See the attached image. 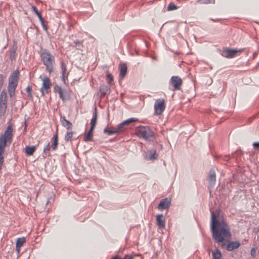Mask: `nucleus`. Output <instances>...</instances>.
Returning a JSON list of instances; mask_svg holds the SVG:
<instances>
[{
  "instance_id": "nucleus-31",
  "label": "nucleus",
  "mask_w": 259,
  "mask_h": 259,
  "mask_svg": "<svg viewBox=\"0 0 259 259\" xmlns=\"http://www.w3.org/2000/svg\"><path fill=\"white\" fill-rule=\"evenodd\" d=\"M50 149V143H48L47 145L44 148V152L46 156H49L50 155L49 153V150Z\"/></svg>"
},
{
  "instance_id": "nucleus-14",
  "label": "nucleus",
  "mask_w": 259,
  "mask_h": 259,
  "mask_svg": "<svg viewBox=\"0 0 259 259\" xmlns=\"http://www.w3.org/2000/svg\"><path fill=\"white\" fill-rule=\"evenodd\" d=\"M61 73H62V78L63 81L65 82V80L67 79L68 75V72L67 71V66L66 64L63 63L61 62Z\"/></svg>"
},
{
  "instance_id": "nucleus-23",
  "label": "nucleus",
  "mask_w": 259,
  "mask_h": 259,
  "mask_svg": "<svg viewBox=\"0 0 259 259\" xmlns=\"http://www.w3.org/2000/svg\"><path fill=\"white\" fill-rule=\"evenodd\" d=\"M104 133L109 136L115 134H119L116 127L106 128L104 130Z\"/></svg>"
},
{
  "instance_id": "nucleus-3",
  "label": "nucleus",
  "mask_w": 259,
  "mask_h": 259,
  "mask_svg": "<svg viewBox=\"0 0 259 259\" xmlns=\"http://www.w3.org/2000/svg\"><path fill=\"white\" fill-rule=\"evenodd\" d=\"M40 57L44 65L46 66V71L50 74L51 73L54 71V57L46 51L42 52Z\"/></svg>"
},
{
  "instance_id": "nucleus-28",
  "label": "nucleus",
  "mask_w": 259,
  "mask_h": 259,
  "mask_svg": "<svg viewBox=\"0 0 259 259\" xmlns=\"http://www.w3.org/2000/svg\"><path fill=\"white\" fill-rule=\"evenodd\" d=\"M32 9L34 11V12L36 14V15L38 16V17L39 20L41 21V22L42 23H44L43 18H42L40 13L37 10V8L35 6H32Z\"/></svg>"
},
{
  "instance_id": "nucleus-19",
  "label": "nucleus",
  "mask_w": 259,
  "mask_h": 259,
  "mask_svg": "<svg viewBox=\"0 0 259 259\" xmlns=\"http://www.w3.org/2000/svg\"><path fill=\"white\" fill-rule=\"evenodd\" d=\"M61 122L64 127H66L67 130H71L72 128V124L69 121L67 120L65 117L61 118Z\"/></svg>"
},
{
  "instance_id": "nucleus-2",
  "label": "nucleus",
  "mask_w": 259,
  "mask_h": 259,
  "mask_svg": "<svg viewBox=\"0 0 259 259\" xmlns=\"http://www.w3.org/2000/svg\"><path fill=\"white\" fill-rule=\"evenodd\" d=\"M13 125L10 124L8 126L4 133L0 136V170L2 169L4 162L3 154L4 152L6 147L12 143L13 135Z\"/></svg>"
},
{
  "instance_id": "nucleus-18",
  "label": "nucleus",
  "mask_w": 259,
  "mask_h": 259,
  "mask_svg": "<svg viewBox=\"0 0 259 259\" xmlns=\"http://www.w3.org/2000/svg\"><path fill=\"white\" fill-rule=\"evenodd\" d=\"M240 245L238 241H232L229 243L226 248L228 251H232L233 249L238 248Z\"/></svg>"
},
{
  "instance_id": "nucleus-16",
  "label": "nucleus",
  "mask_w": 259,
  "mask_h": 259,
  "mask_svg": "<svg viewBox=\"0 0 259 259\" xmlns=\"http://www.w3.org/2000/svg\"><path fill=\"white\" fill-rule=\"evenodd\" d=\"M110 91V89L107 85L104 84L101 85L99 89V92L100 93L101 97H103L106 94H109Z\"/></svg>"
},
{
  "instance_id": "nucleus-25",
  "label": "nucleus",
  "mask_w": 259,
  "mask_h": 259,
  "mask_svg": "<svg viewBox=\"0 0 259 259\" xmlns=\"http://www.w3.org/2000/svg\"><path fill=\"white\" fill-rule=\"evenodd\" d=\"M212 254L213 259H221L222 258L221 251L217 248L212 251Z\"/></svg>"
},
{
  "instance_id": "nucleus-9",
  "label": "nucleus",
  "mask_w": 259,
  "mask_h": 259,
  "mask_svg": "<svg viewBox=\"0 0 259 259\" xmlns=\"http://www.w3.org/2000/svg\"><path fill=\"white\" fill-rule=\"evenodd\" d=\"M42 84L40 89L41 93L42 95L49 93L51 89V82L49 78L47 76H44L42 78Z\"/></svg>"
},
{
  "instance_id": "nucleus-7",
  "label": "nucleus",
  "mask_w": 259,
  "mask_h": 259,
  "mask_svg": "<svg viewBox=\"0 0 259 259\" xmlns=\"http://www.w3.org/2000/svg\"><path fill=\"white\" fill-rule=\"evenodd\" d=\"M165 108V101L163 99H159L156 100L154 104L155 114L157 115H161Z\"/></svg>"
},
{
  "instance_id": "nucleus-40",
  "label": "nucleus",
  "mask_w": 259,
  "mask_h": 259,
  "mask_svg": "<svg viewBox=\"0 0 259 259\" xmlns=\"http://www.w3.org/2000/svg\"><path fill=\"white\" fill-rule=\"evenodd\" d=\"M28 124L27 122V119L25 118V122H24V127H27Z\"/></svg>"
},
{
  "instance_id": "nucleus-36",
  "label": "nucleus",
  "mask_w": 259,
  "mask_h": 259,
  "mask_svg": "<svg viewBox=\"0 0 259 259\" xmlns=\"http://www.w3.org/2000/svg\"><path fill=\"white\" fill-rule=\"evenodd\" d=\"M253 146L255 150H259V142H254Z\"/></svg>"
},
{
  "instance_id": "nucleus-39",
  "label": "nucleus",
  "mask_w": 259,
  "mask_h": 259,
  "mask_svg": "<svg viewBox=\"0 0 259 259\" xmlns=\"http://www.w3.org/2000/svg\"><path fill=\"white\" fill-rule=\"evenodd\" d=\"M128 256V255H126L123 258H121L116 256L113 257V259H127V257Z\"/></svg>"
},
{
  "instance_id": "nucleus-1",
  "label": "nucleus",
  "mask_w": 259,
  "mask_h": 259,
  "mask_svg": "<svg viewBox=\"0 0 259 259\" xmlns=\"http://www.w3.org/2000/svg\"><path fill=\"white\" fill-rule=\"evenodd\" d=\"M211 231L216 242H223L225 238L231 236L230 228L223 219L218 220L215 212L211 211Z\"/></svg>"
},
{
  "instance_id": "nucleus-15",
  "label": "nucleus",
  "mask_w": 259,
  "mask_h": 259,
  "mask_svg": "<svg viewBox=\"0 0 259 259\" xmlns=\"http://www.w3.org/2000/svg\"><path fill=\"white\" fill-rule=\"evenodd\" d=\"M157 225L159 228H165V219L162 214L157 215L156 217Z\"/></svg>"
},
{
  "instance_id": "nucleus-5",
  "label": "nucleus",
  "mask_w": 259,
  "mask_h": 259,
  "mask_svg": "<svg viewBox=\"0 0 259 259\" xmlns=\"http://www.w3.org/2000/svg\"><path fill=\"white\" fill-rule=\"evenodd\" d=\"M136 134L140 138L149 140L153 141L154 139V134L148 126H140L136 130Z\"/></svg>"
},
{
  "instance_id": "nucleus-30",
  "label": "nucleus",
  "mask_w": 259,
  "mask_h": 259,
  "mask_svg": "<svg viewBox=\"0 0 259 259\" xmlns=\"http://www.w3.org/2000/svg\"><path fill=\"white\" fill-rule=\"evenodd\" d=\"M178 7H177L176 5H175L174 3H170L168 5V6L167 8V11H173V10H177V9H178Z\"/></svg>"
},
{
  "instance_id": "nucleus-24",
  "label": "nucleus",
  "mask_w": 259,
  "mask_h": 259,
  "mask_svg": "<svg viewBox=\"0 0 259 259\" xmlns=\"http://www.w3.org/2000/svg\"><path fill=\"white\" fill-rule=\"evenodd\" d=\"M94 128L90 127V130L88 133L85 136L84 141L85 142H89L92 141V137H93V131L94 130Z\"/></svg>"
},
{
  "instance_id": "nucleus-26",
  "label": "nucleus",
  "mask_w": 259,
  "mask_h": 259,
  "mask_svg": "<svg viewBox=\"0 0 259 259\" xmlns=\"http://www.w3.org/2000/svg\"><path fill=\"white\" fill-rule=\"evenodd\" d=\"M35 150V146H27L25 148V153L28 156L32 155Z\"/></svg>"
},
{
  "instance_id": "nucleus-34",
  "label": "nucleus",
  "mask_w": 259,
  "mask_h": 259,
  "mask_svg": "<svg viewBox=\"0 0 259 259\" xmlns=\"http://www.w3.org/2000/svg\"><path fill=\"white\" fill-rule=\"evenodd\" d=\"M113 78L112 75L110 73L107 72V81L108 83H111L112 81H113Z\"/></svg>"
},
{
  "instance_id": "nucleus-13",
  "label": "nucleus",
  "mask_w": 259,
  "mask_h": 259,
  "mask_svg": "<svg viewBox=\"0 0 259 259\" xmlns=\"http://www.w3.org/2000/svg\"><path fill=\"white\" fill-rule=\"evenodd\" d=\"M170 205V201L167 198L161 200L158 206L159 209H167Z\"/></svg>"
},
{
  "instance_id": "nucleus-27",
  "label": "nucleus",
  "mask_w": 259,
  "mask_h": 259,
  "mask_svg": "<svg viewBox=\"0 0 259 259\" xmlns=\"http://www.w3.org/2000/svg\"><path fill=\"white\" fill-rule=\"evenodd\" d=\"M97 121V114L96 111H95L93 115L91 121V127L95 128Z\"/></svg>"
},
{
  "instance_id": "nucleus-37",
  "label": "nucleus",
  "mask_w": 259,
  "mask_h": 259,
  "mask_svg": "<svg viewBox=\"0 0 259 259\" xmlns=\"http://www.w3.org/2000/svg\"><path fill=\"white\" fill-rule=\"evenodd\" d=\"M250 254L252 256L254 257L256 254V250L254 248H252L250 251Z\"/></svg>"
},
{
  "instance_id": "nucleus-41",
  "label": "nucleus",
  "mask_w": 259,
  "mask_h": 259,
  "mask_svg": "<svg viewBox=\"0 0 259 259\" xmlns=\"http://www.w3.org/2000/svg\"><path fill=\"white\" fill-rule=\"evenodd\" d=\"M74 43L77 45V44H80V42L79 41V40H76L75 41H74Z\"/></svg>"
},
{
  "instance_id": "nucleus-21",
  "label": "nucleus",
  "mask_w": 259,
  "mask_h": 259,
  "mask_svg": "<svg viewBox=\"0 0 259 259\" xmlns=\"http://www.w3.org/2000/svg\"><path fill=\"white\" fill-rule=\"evenodd\" d=\"M119 69L120 70L119 75L122 78L124 77L126 74L127 67L125 64H120L119 65Z\"/></svg>"
},
{
  "instance_id": "nucleus-20",
  "label": "nucleus",
  "mask_w": 259,
  "mask_h": 259,
  "mask_svg": "<svg viewBox=\"0 0 259 259\" xmlns=\"http://www.w3.org/2000/svg\"><path fill=\"white\" fill-rule=\"evenodd\" d=\"M25 242V239L24 237L19 238L17 240L16 243V250L18 253L20 252V248L23 246Z\"/></svg>"
},
{
  "instance_id": "nucleus-6",
  "label": "nucleus",
  "mask_w": 259,
  "mask_h": 259,
  "mask_svg": "<svg viewBox=\"0 0 259 259\" xmlns=\"http://www.w3.org/2000/svg\"><path fill=\"white\" fill-rule=\"evenodd\" d=\"M7 94L6 91L3 90L0 95V114L4 115L7 107Z\"/></svg>"
},
{
  "instance_id": "nucleus-12",
  "label": "nucleus",
  "mask_w": 259,
  "mask_h": 259,
  "mask_svg": "<svg viewBox=\"0 0 259 259\" xmlns=\"http://www.w3.org/2000/svg\"><path fill=\"white\" fill-rule=\"evenodd\" d=\"M55 91L57 92L59 94L60 98L64 102L69 99V96L65 90L62 89L57 85L54 87Z\"/></svg>"
},
{
  "instance_id": "nucleus-17",
  "label": "nucleus",
  "mask_w": 259,
  "mask_h": 259,
  "mask_svg": "<svg viewBox=\"0 0 259 259\" xmlns=\"http://www.w3.org/2000/svg\"><path fill=\"white\" fill-rule=\"evenodd\" d=\"M208 181L211 186H213L215 182V173L214 169H211L209 171Z\"/></svg>"
},
{
  "instance_id": "nucleus-10",
  "label": "nucleus",
  "mask_w": 259,
  "mask_h": 259,
  "mask_svg": "<svg viewBox=\"0 0 259 259\" xmlns=\"http://www.w3.org/2000/svg\"><path fill=\"white\" fill-rule=\"evenodd\" d=\"M170 83L174 87V90H180L181 89L182 80L178 76H172L169 81Z\"/></svg>"
},
{
  "instance_id": "nucleus-43",
  "label": "nucleus",
  "mask_w": 259,
  "mask_h": 259,
  "mask_svg": "<svg viewBox=\"0 0 259 259\" xmlns=\"http://www.w3.org/2000/svg\"><path fill=\"white\" fill-rule=\"evenodd\" d=\"M26 130H27V127H24V132H25L26 131Z\"/></svg>"
},
{
  "instance_id": "nucleus-33",
  "label": "nucleus",
  "mask_w": 259,
  "mask_h": 259,
  "mask_svg": "<svg viewBox=\"0 0 259 259\" xmlns=\"http://www.w3.org/2000/svg\"><path fill=\"white\" fill-rule=\"evenodd\" d=\"M157 158V154L155 150L150 151V159H154Z\"/></svg>"
},
{
  "instance_id": "nucleus-42",
  "label": "nucleus",
  "mask_w": 259,
  "mask_h": 259,
  "mask_svg": "<svg viewBox=\"0 0 259 259\" xmlns=\"http://www.w3.org/2000/svg\"><path fill=\"white\" fill-rule=\"evenodd\" d=\"M133 257L132 256H129L127 257V259H133Z\"/></svg>"
},
{
  "instance_id": "nucleus-35",
  "label": "nucleus",
  "mask_w": 259,
  "mask_h": 259,
  "mask_svg": "<svg viewBox=\"0 0 259 259\" xmlns=\"http://www.w3.org/2000/svg\"><path fill=\"white\" fill-rule=\"evenodd\" d=\"M26 91L27 93V96L29 97H32V94H31V88L30 86H27V87L26 89Z\"/></svg>"
},
{
  "instance_id": "nucleus-8",
  "label": "nucleus",
  "mask_w": 259,
  "mask_h": 259,
  "mask_svg": "<svg viewBox=\"0 0 259 259\" xmlns=\"http://www.w3.org/2000/svg\"><path fill=\"white\" fill-rule=\"evenodd\" d=\"M243 50V49H230L227 48L223 50L222 56L227 58H232L235 56L237 53L242 52Z\"/></svg>"
},
{
  "instance_id": "nucleus-29",
  "label": "nucleus",
  "mask_w": 259,
  "mask_h": 259,
  "mask_svg": "<svg viewBox=\"0 0 259 259\" xmlns=\"http://www.w3.org/2000/svg\"><path fill=\"white\" fill-rule=\"evenodd\" d=\"M74 132H68L65 136L64 140L66 142H69L71 141Z\"/></svg>"
},
{
  "instance_id": "nucleus-22",
  "label": "nucleus",
  "mask_w": 259,
  "mask_h": 259,
  "mask_svg": "<svg viewBox=\"0 0 259 259\" xmlns=\"http://www.w3.org/2000/svg\"><path fill=\"white\" fill-rule=\"evenodd\" d=\"M52 140H53L51 148L53 150H55L57 149V147L58 145V130H57L56 134L54 135L52 138Z\"/></svg>"
},
{
  "instance_id": "nucleus-32",
  "label": "nucleus",
  "mask_w": 259,
  "mask_h": 259,
  "mask_svg": "<svg viewBox=\"0 0 259 259\" xmlns=\"http://www.w3.org/2000/svg\"><path fill=\"white\" fill-rule=\"evenodd\" d=\"M198 2L203 4H213L214 0H198Z\"/></svg>"
},
{
  "instance_id": "nucleus-4",
  "label": "nucleus",
  "mask_w": 259,
  "mask_h": 259,
  "mask_svg": "<svg viewBox=\"0 0 259 259\" xmlns=\"http://www.w3.org/2000/svg\"><path fill=\"white\" fill-rule=\"evenodd\" d=\"M19 76V72L17 70L14 71L9 77L8 90L11 97L15 95V90L18 82Z\"/></svg>"
},
{
  "instance_id": "nucleus-38",
  "label": "nucleus",
  "mask_w": 259,
  "mask_h": 259,
  "mask_svg": "<svg viewBox=\"0 0 259 259\" xmlns=\"http://www.w3.org/2000/svg\"><path fill=\"white\" fill-rule=\"evenodd\" d=\"M15 51H14V52H12V53H11V55H10V59H11L12 60H13V59L15 58V57H14V56H15Z\"/></svg>"
},
{
  "instance_id": "nucleus-11",
  "label": "nucleus",
  "mask_w": 259,
  "mask_h": 259,
  "mask_svg": "<svg viewBox=\"0 0 259 259\" xmlns=\"http://www.w3.org/2000/svg\"><path fill=\"white\" fill-rule=\"evenodd\" d=\"M138 119L136 118H131L125 120L120 123L116 128L118 133H120L125 128V126L128 125L131 123L133 122H137Z\"/></svg>"
}]
</instances>
